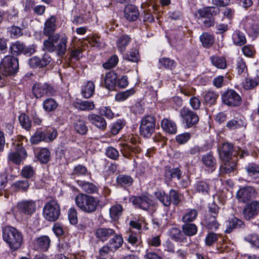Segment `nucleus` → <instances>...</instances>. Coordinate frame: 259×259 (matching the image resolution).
<instances>
[{"label":"nucleus","instance_id":"nucleus-1","mask_svg":"<svg viewBox=\"0 0 259 259\" xmlns=\"http://www.w3.org/2000/svg\"><path fill=\"white\" fill-rule=\"evenodd\" d=\"M219 154L223 161L220 170L224 173H229L235 168L236 163V160L233 159L234 157L239 155L240 158H243L248 154L246 151L239 148L233 149L232 146L228 143L222 144L221 148L219 149Z\"/></svg>","mask_w":259,"mask_h":259},{"label":"nucleus","instance_id":"nucleus-2","mask_svg":"<svg viewBox=\"0 0 259 259\" xmlns=\"http://www.w3.org/2000/svg\"><path fill=\"white\" fill-rule=\"evenodd\" d=\"M3 238L13 251L19 249L23 244V236L21 232L10 226L3 228Z\"/></svg>","mask_w":259,"mask_h":259},{"label":"nucleus","instance_id":"nucleus-3","mask_svg":"<svg viewBox=\"0 0 259 259\" xmlns=\"http://www.w3.org/2000/svg\"><path fill=\"white\" fill-rule=\"evenodd\" d=\"M75 202L80 210L87 213L95 212L100 203L98 198L83 193H79L76 195Z\"/></svg>","mask_w":259,"mask_h":259},{"label":"nucleus","instance_id":"nucleus-4","mask_svg":"<svg viewBox=\"0 0 259 259\" xmlns=\"http://www.w3.org/2000/svg\"><path fill=\"white\" fill-rule=\"evenodd\" d=\"M18 61L12 56H6L2 60L0 64V72L5 76L15 74L18 68Z\"/></svg>","mask_w":259,"mask_h":259},{"label":"nucleus","instance_id":"nucleus-5","mask_svg":"<svg viewBox=\"0 0 259 259\" xmlns=\"http://www.w3.org/2000/svg\"><path fill=\"white\" fill-rule=\"evenodd\" d=\"M60 213V206L56 200L50 201L44 207L43 215L48 221H56L58 219Z\"/></svg>","mask_w":259,"mask_h":259},{"label":"nucleus","instance_id":"nucleus-6","mask_svg":"<svg viewBox=\"0 0 259 259\" xmlns=\"http://www.w3.org/2000/svg\"><path fill=\"white\" fill-rule=\"evenodd\" d=\"M155 127V120L153 116L148 115L141 120L140 132L141 135L146 138L150 137Z\"/></svg>","mask_w":259,"mask_h":259},{"label":"nucleus","instance_id":"nucleus-7","mask_svg":"<svg viewBox=\"0 0 259 259\" xmlns=\"http://www.w3.org/2000/svg\"><path fill=\"white\" fill-rule=\"evenodd\" d=\"M241 25L249 36L256 37L259 34V25L252 17L247 16L243 19Z\"/></svg>","mask_w":259,"mask_h":259},{"label":"nucleus","instance_id":"nucleus-8","mask_svg":"<svg viewBox=\"0 0 259 259\" xmlns=\"http://www.w3.org/2000/svg\"><path fill=\"white\" fill-rule=\"evenodd\" d=\"M32 93L36 98H41L44 96H53L55 94L54 89L46 83H36L32 87Z\"/></svg>","mask_w":259,"mask_h":259},{"label":"nucleus","instance_id":"nucleus-9","mask_svg":"<svg viewBox=\"0 0 259 259\" xmlns=\"http://www.w3.org/2000/svg\"><path fill=\"white\" fill-rule=\"evenodd\" d=\"M180 114L183 122L187 127H192L199 121V117L197 114L188 108L184 107L181 109Z\"/></svg>","mask_w":259,"mask_h":259},{"label":"nucleus","instance_id":"nucleus-10","mask_svg":"<svg viewBox=\"0 0 259 259\" xmlns=\"http://www.w3.org/2000/svg\"><path fill=\"white\" fill-rule=\"evenodd\" d=\"M132 201L136 207L144 210H147L154 204L152 196L148 194L139 197L134 196L132 197Z\"/></svg>","mask_w":259,"mask_h":259},{"label":"nucleus","instance_id":"nucleus-11","mask_svg":"<svg viewBox=\"0 0 259 259\" xmlns=\"http://www.w3.org/2000/svg\"><path fill=\"white\" fill-rule=\"evenodd\" d=\"M223 103L228 106H236L241 102L239 95L233 90H228L225 92L222 97Z\"/></svg>","mask_w":259,"mask_h":259},{"label":"nucleus","instance_id":"nucleus-12","mask_svg":"<svg viewBox=\"0 0 259 259\" xmlns=\"http://www.w3.org/2000/svg\"><path fill=\"white\" fill-rule=\"evenodd\" d=\"M26 157L27 153L25 149L22 147L19 146L15 150L11 151L8 154V159L9 162L16 164H20Z\"/></svg>","mask_w":259,"mask_h":259},{"label":"nucleus","instance_id":"nucleus-13","mask_svg":"<svg viewBox=\"0 0 259 259\" xmlns=\"http://www.w3.org/2000/svg\"><path fill=\"white\" fill-rule=\"evenodd\" d=\"M17 208L20 212L31 215L35 211L36 204L32 200H23L18 203Z\"/></svg>","mask_w":259,"mask_h":259},{"label":"nucleus","instance_id":"nucleus-14","mask_svg":"<svg viewBox=\"0 0 259 259\" xmlns=\"http://www.w3.org/2000/svg\"><path fill=\"white\" fill-rule=\"evenodd\" d=\"M258 212L259 203L256 201H252L250 203L247 204L243 209V215L247 220L253 218Z\"/></svg>","mask_w":259,"mask_h":259},{"label":"nucleus","instance_id":"nucleus-15","mask_svg":"<svg viewBox=\"0 0 259 259\" xmlns=\"http://www.w3.org/2000/svg\"><path fill=\"white\" fill-rule=\"evenodd\" d=\"M88 119L91 124L101 130H104L107 126L105 119L100 115L90 114L88 116Z\"/></svg>","mask_w":259,"mask_h":259},{"label":"nucleus","instance_id":"nucleus-16","mask_svg":"<svg viewBox=\"0 0 259 259\" xmlns=\"http://www.w3.org/2000/svg\"><path fill=\"white\" fill-rule=\"evenodd\" d=\"M219 12V9L214 7H207L198 10L195 14V17L198 19L209 18L210 17L215 15Z\"/></svg>","mask_w":259,"mask_h":259},{"label":"nucleus","instance_id":"nucleus-17","mask_svg":"<svg viewBox=\"0 0 259 259\" xmlns=\"http://www.w3.org/2000/svg\"><path fill=\"white\" fill-rule=\"evenodd\" d=\"M254 192V189L252 187H245L238 191L237 197L240 201L246 202L252 198Z\"/></svg>","mask_w":259,"mask_h":259},{"label":"nucleus","instance_id":"nucleus-18","mask_svg":"<svg viewBox=\"0 0 259 259\" xmlns=\"http://www.w3.org/2000/svg\"><path fill=\"white\" fill-rule=\"evenodd\" d=\"M124 16L129 21L136 20L139 16V12L138 8L134 5H127L124 10Z\"/></svg>","mask_w":259,"mask_h":259},{"label":"nucleus","instance_id":"nucleus-19","mask_svg":"<svg viewBox=\"0 0 259 259\" xmlns=\"http://www.w3.org/2000/svg\"><path fill=\"white\" fill-rule=\"evenodd\" d=\"M48 36V38L44 41V48L50 52H53L56 50L55 44L58 41L59 34L56 33Z\"/></svg>","mask_w":259,"mask_h":259},{"label":"nucleus","instance_id":"nucleus-20","mask_svg":"<svg viewBox=\"0 0 259 259\" xmlns=\"http://www.w3.org/2000/svg\"><path fill=\"white\" fill-rule=\"evenodd\" d=\"M117 78V74L113 71H110L106 73L104 79V84L106 88L109 90H113L116 86Z\"/></svg>","mask_w":259,"mask_h":259},{"label":"nucleus","instance_id":"nucleus-21","mask_svg":"<svg viewBox=\"0 0 259 259\" xmlns=\"http://www.w3.org/2000/svg\"><path fill=\"white\" fill-rule=\"evenodd\" d=\"M56 18L54 16H52L47 19L45 23L44 32L47 36L51 35L56 28Z\"/></svg>","mask_w":259,"mask_h":259},{"label":"nucleus","instance_id":"nucleus-22","mask_svg":"<svg viewBox=\"0 0 259 259\" xmlns=\"http://www.w3.org/2000/svg\"><path fill=\"white\" fill-rule=\"evenodd\" d=\"M115 234V231L111 228H99L96 232V237L101 241H105L109 237Z\"/></svg>","mask_w":259,"mask_h":259},{"label":"nucleus","instance_id":"nucleus-23","mask_svg":"<svg viewBox=\"0 0 259 259\" xmlns=\"http://www.w3.org/2000/svg\"><path fill=\"white\" fill-rule=\"evenodd\" d=\"M73 105L75 108L81 111H90L95 108L94 102L90 101L77 100L74 102Z\"/></svg>","mask_w":259,"mask_h":259},{"label":"nucleus","instance_id":"nucleus-24","mask_svg":"<svg viewBox=\"0 0 259 259\" xmlns=\"http://www.w3.org/2000/svg\"><path fill=\"white\" fill-rule=\"evenodd\" d=\"M68 38L65 34L59 35L58 44L55 46L56 50L59 56L64 55L66 51V44Z\"/></svg>","mask_w":259,"mask_h":259},{"label":"nucleus","instance_id":"nucleus-25","mask_svg":"<svg viewBox=\"0 0 259 259\" xmlns=\"http://www.w3.org/2000/svg\"><path fill=\"white\" fill-rule=\"evenodd\" d=\"M51 240L48 236H42L35 240V245L39 249L46 251L50 247Z\"/></svg>","mask_w":259,"mask_h":259},{"label":"nucleus","instance_id":"nucleus-26","mask_svg":"<svg viewBox=\"0 0 259 259\" xmlns=\"http://www.w3.org/2000/svg\"><path fill=\"white\" fill-rule=\"evenodd\" d=\"M77 183L81 189L87 193L92 194L98 191V188L91 183L78 180Z\"/></svg>","mask_w":259,"mask_h":259},{"label":"nucleus","instance_id":"nucleus-27","mask_svg":"<svg viewBox=\"0 0 259 259\" xmlns=\"http://www.w3.org/2000/svg\"><path fill=\"white\" fill-rule=\"evenodd\" d=\"M161 127L164 131L169 134H175L177 132V126L174 122L167 118L161 121Z\"/></svg>","mask_w":259,"mask_h":259},{"label":"nucleus","instance_id":"nucleus-28","mask_svg":"<svg viewBox=\"0 0 259 259\" xmlns=\"http://www.w3.org/2000/svg\"><path fill=\"white\" fill-rule=\"evenodd\" d=\"M202 160L203 164L211 172L215 170L216 168V161L210 154H207L203 156Z\"/></svg>","mask_w":259,"mask_h":259},{"label":"nucleus","instance_id":"nucleus-29","mask_svg":"<svg viewBox=\"0 0 259 259\" xmlns=\"http://www.w3.org/2000/svg\"><path fill=\"white\" fill-rule=\"evenodd\" d=\"M200 40L203 47L208 48L214 42V37L212 35L207 32L203 33L199 37Z\"/></svg>","mask_w":259,"mask_h":259},{"label":"nucleus","instance_id":"nucleus-30","mask_svg":"<svg viewBox=\"0 0 259 259\" xmlns=\"http://www.w3.org/2000/svg\"><path fill=\"white\" fill-rule=\"evenodd\" d=\"M95 84L93 82L89 81L83 86L81 89V94L85 98H89L94 93Z\"/></svg>","mask_w":259,"mask_h":259},{"label":"nucleus","instance_id":"nucleus-31","mask_svg":"<svg viewBox=\"0 0 259 259\" xmlns=\"http://www.w3.org/2000/svg\"><path fill=\"white\" fill-rule=\"evenodd\" d=\"M176 63L175 61L168 58L162 57L159 59L158 67L160 68H164L172 70L176 67Z\"/></svg>","mask_w":259,"mask_h":259},{"label":"nucleus","instance_id":"nucleus-32","mask_svg":"<svg viewBox=\"0 0 259 259\" xmlns=\"http://www.w3.org/2000/svg\"><path fill=\"white\" fill-rule=\"evenodd\" d=\"M135 92L136 90L134 88H132L123 92H119L115 95V100L118 102H123L134 95Z\"/></svg>","mask_w":259,"mask_h":259},{"label":"nucleus","instance_id":"nucleus-33","mask_svg":"<svg viewBox=\"0 0 259 259\" xmlns=\"http://www.w3.org/2000/svg\"><path fill=\"white\" fill-rule=\"evenodd\" d=\"M219 96V95L217 92L209 90L205 93L204 96V100L206 104L211 105L216 103Z\"/></svg>","mask_w":259,"mask_h":259},{"label":"nucleus","instance_id":"nucleus-34","mask_svg":"<svg viewBox=\"0 0 259 259\" xmlns=\"http://www.w3.org/2000/svg\"><path fill=\"white\" fill-rule=\"evenodd\" d=\"M50 152L47 148H41L36 153V155L38 160L41 163H47L50 158Z\"/></svg>","mask_w":259,"mask_h":259},{"label":"nucleus","instance_id":"nucleus-35","mask_svg":"<svg viewBox=\"0 0 259 259\" xmlns=\"http://www.w3.org/2000/svg\"><path fill=\"white\" fill-rule=\"evenodd\" d=\"M259 84L258 77H246L242 82V87L245 90H251Z\"/></svg>","mask_w":259,"mask_h":259},{"label":"nucleus","instance_id":"nucleus-36","mask_svg":"<svg viewBox=\"0 0 259 259\" xmlns=\"http://www.w3.org/2000/svg\"><path fill=\"white\" fill-rule=\"evenodd\" d=\"M44 110L47 112L54 111L58 107V103L53 99L47 98L42 103Z\"/></svg>","mask_w":259,"mask_h":259},{"label":"nucleus","instance_id":"nucleus-37","mask_svg":"<svg viewBox=\"0 0 259 259\" xmlns=\"http://www.w3.org/2000/svg\"><path fill=\"white\" fill-rule=\"evenodd\" d=\"M232 40L233 43L237 46H242L246 41V37L244 33L237 30L234 31L233 33Z\"/></svg>","mask_w":259,"mask_h":259},{"label":"nucleus","instance_id":"nucleus-38","mask_svg":"<svg viewBox=\"0 0 259 259\" xmlns=\"http://www.w3.org/2000/svg\"><path fill=\"white\" fill-rule=\"evenodd\" d=\"M181 170L178 168H166L165 171V178L167 180H171L174 178L179 179L181 176Z\"/></svg>","mask_w":259,"mask_h":259},{"label":"nucleus","instance_id":"nucleus-39","mask_svg":"<svg viewBox=\"0 0 259 259\" xmlns=\"http://www.w3.org/2000/svg\"><path fill=\"white\" fill-rule=\"evenodd\" d=\"M248 175L252 179L259 177V166L255 163H249L246 167Z\"/></svg>","mask_w":259,"mask_h":259},{"label":"nucleus","instance_id":"nucleus-40","mask_svg":"<svg viewBox=\"0 0 259 259\" xmlns=\"http://www.w3.org/2000/svg\"><path fill=\"white\" fill-rule=\"evenodd\" d=\"M156 198L158 199L164 206H168L170 205L171 199L168 195H166L162 191H157L154 192Z\"/></svg>","mask_w":259,"mask_h":259},{"label":"nucleus","instance_id":"nucleus-41","mask_svg":"<svg viewBox=\"0 0 259 259\" xmlns=\"http://www.w3.org/2000/svg\"><path fill=\"white\" fill-rule=\"evenodd\" d=\"M198 214V211L195 209H189L187 210L182 217V221L184 223H188L194 221Z\"/></svg>","mask_w":259,"mask_h":259},{"label":"nucleus","instance_id":"nucleus-42","mask_svg":"<svg viewBox=\"0 0 259 259\" xmlns=\"http://www.w3.org/2000/svg\"><path fill=\"white\" fill-rule=\"evenodd\" d=\"M130 41V37L127 35H122L117 42L118 50L121 53H123Z\"/></svg>","mask_w":259,"mask_h":259},{"label":"nucleus","instance_id":"nucleus-43","mask_svg":"<svg viewBox=\"0 0 259 259\" xmlns=\"http://www.w3.org/2000/svg\"><path fill=\"white\" fill-rule=\"evenodd\" d=\"M244 240L250 244L251 247L259 249V235L257 234H249Z\"/></svg>","mask_w":259,"mask_h":259},{"label":"nucleus","instance_id":"nucleus-44","mask_svg":"<svg viewBox=\"0 0 259 259\" xmlns=\"http://www.w3.org/2000/svg\"><path fill=\"white\" fill-rule=\"evenodd\" d=\"M211 62L213 65L219 69H225L227 63L226 59L222 57L212 56L210 58Z\"/></svg>","mask_w":259,"mask_h":259},{"label":"nucleus","instance_id":"nucleus-45","mask_svg":"<svg viewBox=\"0 0 259 259\" xmlns=\"http://www.w3.org/2000/svg\"><path fill=\"white\" fill-rule=\"evenodd\" d=\"M123 239L121 236L116 235L109 242L111 249L114 251L121 246L123 244Z\"/></svg>","mask_w":259,"mask_h":259},{"label":"nucleus","instance_id":"nucleus-46","mask_svg":"<svg viewBox=\"0 0 259 259\" xmlns=\"http://www.w3.org/2000/svg\"><path fill=\"white\" fill-rule=\"evenodd\" d=\"M119 144L121 147L120 151L125 157H128L131 152H136L137 151L136 147L131 146L128 143L121 142Z\"/></svg>","mask_w":259,"mask_h":259},{"label":"nucleus","instance_id":"nucleus-47","mask_svg":"<svg viewBox=\"0 0 259 259\" xmlns=\"http://www.w3.org/2000/svg\"><path fill=\"white\" fill-rule=\"evenodd\" d=\"M11 53L14 55H19L25 51V46L23 43L20 41H16L12 44L10 47Z\"/></svg>","mask_w":259,"mask_h":259},{"label":"nucleus","instance_id":"nucleus-48","mask_svg":"<svg viewBox=\"0 0 259 259\" xmlns=\"http://www.w3.org/2000/svg\"><path fill=\"white\" fill-rule=\"evenodd\" d=\"M185 223L182 227L184 234L188 236H193L196 234L197 232V228L196 225L193 224Z\"/></svg>","mask_w":259,"mask_h":259},{"label":"nucleus","instance_id":"nucleus-49","mask_svg":"<svg viewBox=\"0 0 259 259\" xmlns=\"http://www.w3.org/2000/svg\"><path fill=\"white\" fill-rule=\"evenodd\" d=\"M122 207L120 204H116L112 206L110 209V215L113 220H116L121 214Z\"/></svg>","mask_w":259,"mask_h":259},{"label":"nucleus","instance_id":"nucleus-50","mask_svg":"<svg viewBox=\"0 0 259 259\" xmlns=\"http://www.w3.org/2000/svg\"><path fill=\"white\" fill-rule=\"evenodd\" d=\"M20 123L22 127L28 131L31 126V122L29 117L24 113L21 114L19 117Z\"/></svg>","mask_w":259,"mask_h":259},{"label":"nucleus","instance_id":"nucleus-51","mask_svg":"<svg viewBox=\"0 0 259 259\" xmlns=\"http://www.w3.org/2000/svg\"><path fill=\"white\" fill-rule=\"evenodd\" d=\"M243 126V121L236 118L229 120L226 124V127L230 130L236 129Z\"/></svg>","mask_w":259,"mask_h":259},{"label":"nucleus","instance_id":"nucleus-52","mask_svg":"<svg viewBox=\"0 0 259 259\" xmlns=\"http://www.w3.org/2000/svg\"><path fill=\"white\" fill-rule=\"evenodd\" d=\"M242 225L243 223L241 220L236 218H234L228 222L227 225L228 228L226 231L230 233L232 229L240 228Z\"/></svg>","mask_w":259,"mask_h":259},{"label":"nucleus","instance_id":"nucleus-53","mask_svg":"<svg viewBox=\"0 0 259 259\" xmlns=\"http://www.w3.org/2000/svg\"><path fill=\"white\" fill-rule=\"evenodd\" d=\"M45 132H37L30 138L32 144H37L41 141H45Z\"/></svg>","mask_w":259,"mask_h":259},{"label":"nucleus","instance_id":"nucleus-54","mask_svg":"<svg viewBox=\"0 0 259 259\" xmlns=\"http://www.w3.org/2000/svg\"><path fill=\"white\" fill-rule=\"evenodd\" d=\"M74 128L78 133L81 135L85 134L88 131L85 122L81 120H78L75 123Z\"/></svg>","mask_w":259,"mask_h":259},{"label":"nucleus","instance_id":"nucleus-55","mask_svg":"<svg viewBox=\"0 0 259 259\" xmlns=\"http://www.w3.org/2000/svg\"><path fill=\"white\" fill-rule=\"evenodd\" d=\"M123 58L128 61L137 62L139 60V53L137 50H132L123 56Z\"/></svg>","mask_w":259,"mask_h":259},{"label":"nucleus","instance_id":"nucleus-56","mask_svg":"<svg viewBox=\"0 0 259 259\" xmlns=\"http://www.w3.org/2000/svg\"><path fill=\"white\" fill-rule=\"evenodd\" d=\"M117 182L119 184L122 186H129L133 183V179L125 175H120L117 178Z\"/></svg>","mask_w":259,"mask_h":259},{"label":"nucleus","instance_id":"nucleus-57","mask_svg":"<svg viewBox=\"0 0 259 259\" xmlns=\"http://www.w3.org/2000/svg\"><path fill=\"white\" fill-rule=\"evenodd\" d=\"M118 62V58L116 55H113L105 63L103 66L105 69H110L115 67Z\"/></svg>","mask_w":259,"mask_h":259},{"label":"nucleus","instance_id":"nucleus-58","mask_svg":"<svg viewBox=\"0 0 259 259\" xmlns=\"http://www.w3.org/2000/svg\"><path fill=\"white\" fill-rule=\"evenodd\" d=\"M236 66V69L238 74H241L243 73H245L247 71V66L242 58H238L237 60Z\"/></svg>","mask_w":259,"mask_h":259},{"label":"nucleus","instance_id":"nucleus-59","mask_svg":"<svg viewBox=\"0 0 259 259\" xmlns=\"http://www.w3.org/2000/svg\"><path fill=\"white\" fill-rule=\"evenodd\" d=\"M124 124L123 121L121 120H118L115 123H113L111 128V133L112 134L114 135L117 134L119 131L123 128Z\"/></svg>","mask_w":259,"mask_h":259},{"label":"nucleus","instance_id":"nucleus-60","mask_svg":"<svg viewBox=\"0 0 259 259\" xmlns=\"http://www.w3.org/2000/svg\"><path fill=\"white\" fill-rule=\"evenodd\" d=\"M22 176L27 179L31 178L34 174V168L30 166L27 165L24 166L21 170Z\"/></svg>","mask_w":259,"mask_h":259},{"label":"nucleus","instance_id":"nucleus-61","mask_svg":"<svg viewBox=\"0 0 259 259\" xmlns=\"http://www.w3.org/2000/svg\"><path fill=\"white\" fill-rule=\"evenodd\" d=\"M243 54L247 57H252L255 53L254 47L251 45H246L242 48Z\"/></svg>","mask_w":259,"mask_h":259},{"label":"nucleus","instance_id":"nucleus-62","mask_svg":"<svg viewBox=\"0 0 259 259\" xmlns=\"http://www.w3.org/2000/svg\"><path fill=\"white\" fill-rule=\"evenodd\" d=\"M191 138V134L189 133H184L178 135L176 137V141L180 144H184L188 141Z\"/></svg>","mask_w":259,"mask_h":259},{"label":"nucleus","instance_id":"nucleus-63","mask_svg":"<svg viewBox=\"0 0 259 259\" xmlns=\"http://www.w3.org/2000/svg\"><path fill=\"white\" fill-rule=\"evenodd\" d=\"M68 220L70 223L72 225H75L77 223V211L74 208H70L68 210Z\"/></svg>","mask_w":259,"mask_h":259},{"label":"nucleus","instance_id":"nucleus-64","mask_svg":"<svg viewBox=\"0 0 259 259\" xmlns=\"http://www.w3.org/2000/svg\"><path fill=\"white\" fill-rule=\"evenodd\" d=\"M106 155L109 158L115 160L119 156V153L118 151L112 147H109L106 150Z\"/></svg>","mask_w":259,"mask_h":259}]
</instances>
